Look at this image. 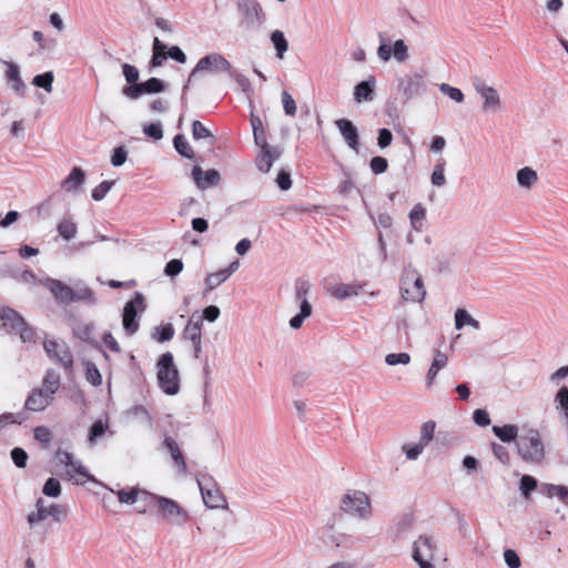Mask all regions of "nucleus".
I'll use <instances>...</instances> for the list:
<instances>
[{
	"mask_svg": "<svg viewBox=\"0 0 568 568\" xmlns=\"http://www.w3.org/2000/svg\"><path fill=\"white\" fill-rule=\"evenodd\" d=\"M60 374L53 369H48L41 385L34 387L28 395L24 402L26 409L37 413L44 410L53 403L54 395L60 389Z\"/></svg>",
	"mask_w": 568,
	"mask_h": 568,
	"instance_id": "obj_1",
	"label": "nucleus"
},
{
	"mask_svg": "<svg viewBox=\"0 0 568 568\" xmlns=\"http://www.w3.org/2000/svg\"><path fill=\"white\" fill-rule=\"evenodd\" d=\"M156 367L160 388L168 395L178 394L180 389V376L173 361V355L170 352L161 355Z\"/></svg>",
	"mask_w": 568,
	"mask_h": 568,
	"instance_id": "obj_2",
	"label": "nucleus"
},
{
	"mask_svg": "<svg viewBox=\"0 0 568 568\" xmlns=\"http://www.w3.org/2000/svg\"><path fill=\"white\" fill-rule=\"evenodd\" d=\"M67 516V508L57 503H48L43 497L36 500L34 509L27 515V523L30 529L40 526L48 518L54 521H62Z\"/></svg>",
	"mask_w": 568,
	"mask_h": 568,
	"instance_id": "obj_3",
	"label": "nucleus"
},
{
	"mask_svg": "<svg viewBox=\"0 0 568 568\" xmlns=\"http://www.w3.org/2000/svg\"><path fill=\"white\" fill-rule=\"evenodd\" d=\"M517 452L520 457L532 464H540L545 458V446L540 434L536 429H529L517 442Z\"/></svg>",
	"mask_w": 568,
	"mask_h": 568,
	"instance_id": "obj_4",
	"label": "nucleus"
},
{
	"mask_svg": "<svg viewBox=\"0 0 568 568\" xmlns=\"http://www.w3.org/2000/svg\"><path fill=\"white\" fill-rule=\"evenodd\" d=\"M145 500L149 505H155L165 520L174 523L176 525H183L190 519V515L186 509L181 507L175 500L160 495L143 493Z\"/></svg>",
	"mask_w": 568,
	"mask_h": 568,
	"instance_id": "obj_5",
	"label": "nucleus"
},
{
	"mask_svg": "<svg viewBox=\"0 0 568 568\" xmlns=\"http://www.w3.org/2000/svg\"><path fill=\"white\" fill-rule=\"evenodd\" d=\"M400 296L405 302L422 303L426 296L424 281L416 270L406 271L400 278Z\"/></svg>",
	"mask_w": 568,
	"mask_h": 568,
	"instance_id": "obj_6",
	"label": "nucleus"
},
{
	"mask_svg": "<svg viewBox=\"0 0 568 568\" xmlns=\"http://www.w3.org/2000/svg\"><path fill=\"white\" fill-rule=\"evenodd\" d=\"M341 509L352 516L366 519L371 516V500L362 490H348L341 499Z\"/></svg>",
	"mask_w": 568,
	"mask_h": 568,
	"instance_id": "obj_7",
	"label": "nucleus"
},
{
	"mask_svg": "<svg viewBox=\"0 0 568 568\" xmlns=\"http://www.w3.org/2000/svg\"><path fill=\"white\" fill-rule=\"evenodd\" d=\"M0 318L2 321V328L7 333L19 334L23 343L32 342V331L29 327H27L23 317L20 314H18L14 310L10 307L3 308L0 314Z\"/></svg>",
	"mask_w": 568,
	"mask_h": 568,
	"instance_id": "obj_8",
	"label": "nucleus"
},
{
	"mask_svg": "<svg viewBox=\"0 0 568 568\" xmlns=\"http://www.w3.org/2000/svg\"><path fill=\"white\" fill-rule=\"evenodd\" d=\"M473 87L483 100V112L497 113L501 110L503 102L497 89L488 85L481 78H475L473 80Z\"/></svg>",
	"mask_w": 568,
	"mask_h": 568,
	"instance_id": "obj_9",
	"label": "nucleus"
},
{
	"mask_svg": "<svg viewBox=\"0 0 568 568\" xmlns=\"http://www.w3.org/2000/svg\"><path fill=\"white\" fill-rule=\"evenodd\" d=\"M145 307L144 297L139 292L124 305L122 325L128 335H133L139 329L136 315L139 312H144Z\"/></svg>",
	"mask_w": 568,
	"mask_h": 568,
	"instance_id": "obj_10",
	"label": "nucleus"
},
{
	"mask_svg": "<svg viewBox=\"0 0 568 568\" xmlns=\"http://www.w3.org/2000/svg\"><path fill=\"white\" fill-rule=\"evenodd\" d=\"M236 7L243 26L255 27L263 23L265 14L257 0H237Z\"/></svg>",
	"mask_w": 568,
	"mask_h": 568,
	"instance_id": "obj_11",
	"label": "nucleus"
},
{
	"mask_svg": "<svg viewBox=\"0 0 568 568\" xmlns=\"http://www.w3.org/2000/svg\"><path fill=\"white\" fill-rule=\"evenodd\" d=\"M230 68V62L223 55L211 53L199 60L190 74L189 81H191L197 73H221L229 71Z\"/></svg>",
	"mask_w": 568,
	"mask_h": 568,
	"instance_id": "obj_12",
	"label": "nucleus"
},
{
	"mask_svg": "<svg viewBox=\"0 0 568 568\" xmlns=\"http://www.w3.org/2000/svg\"><path fill=\"white\" fill-rule=\"evenodd\" d=\"M408 48L402 39L392 41V38H383L378 48V57L383 61H388L392 57L398 61L404 62L408 58Z\"/></svg>",
	"mask_w": 568,
	"mask_h": 568,
	"instance_id": "obj_13",
	"label": "nucleus"
},
{
	"mask_svg": "<svg viewBox=\"0 0 568 568\" xmlns=\"http://www.w3.org/2000/svg\"><path fill=\"white\" fill-rule=\"evenodd\" d=\"M435 544L429 537H419L414 544L413 558L420 568H434L430 561L434 559Z\"/></svg>",
	"mask_w": 568,
	"mask_h": 568,
	"instance_id": "obj_14",
	"label": "nucleus"
},
{
	"mask_svg": "<svg viewBox=\"0 0 568 568\" xmlns=\"http://www.w3.org/2000/svg\"><path fill=\"white\" fill-rule=\"evenodd\" d=\"M163 90V82L158 78H151L142 83L124 87L122 93L129 99L136 100L142 94L159 93Z\"/></svg>",
	"mask_w": 568,
	"mask_h": 568,
	"instance_id": "obj_15",
	"label": "nucleus"
},
{
	"mask_svg": "<svg viewBox=\"0 0 568 568\" xmlns=\"http://www.w3.org/2000/svg\"><path fill=\"white\" fill-rule=\"evenodd\" d=\"M57 458L67 467V474L70 476V479H73L74 475H79L87 480L93 479L81 462L74 458L72 453L59 449L57 452Z\"/></svg>",
	"mask_w": 568,
	"mask_h": 568,
	"instance_id": "obj_16",
	"label": "nucleus"
},
{
	"mask_svg": "<svg viewBox=\"0 0 568 568\" xmlns=\"http://www.w3.org/2000/svg\"><path fill=\"white\" fill-rule=\"evenodd\" d=\"M199 486L202 494L203 503L207 508L216 509L227 507L226 498L224 497L220 487L216 484L212 483L210 485L204 486L199 481Z\"/></svg>",
	"mask_w": 568,
	"mask_h": 568,
	"instance_id": "obj_17",
	"label": "nucleus"
},
{
	"mask_svg": "<svg viewBox=\"0 0 568 568\" xmlns=\"http://www.w3.org/2000/svg\"><path fill=\"white\" fill-rule=\"evenodd\" d=\"M44 349L52 358L57 359L65 368H70L72 366V355L64 343L45 341Z\"/></svg>",
	"mask_w": 568,
	"mask_h": 568,
	"instance_id": "obj_18",
	"label": "nucleus"
},
{
	"mask_svg": "<svg viewBox=\"0 0 568 568\" xmlns=\"http://www.w3.org/2000/svg\"><path fill=\"white\" fill-rule=\"evenodd\" d=\"M308 291V286L306 284L301 285L296 290V296L298 300H301V310L297 315L291 318L290 326L293 329H297L302 326L305 318L310 317L312 314V305L310 302L305 298V295Z\"/></svg>",
	"mask_w": 568,
	"mask_h": 568,
	"instance_id": "obj_19",
	"label": "nucleus"
},
{
	"mask_svg": "<svg viewBox=\"0 0 568 568\" xmlns=\"http://www.w3.org/2000/svg\"><path fill=\"white\" fill-rule=\"evenodd\" d=\"M335 125L339 130L348 148H351L355 152H358V131L357 128L353 124V122L347 119H339L335 121Z\"/></svg>",
	"mask_w": 568,
	"mask_h": 568,
	"instance_id": "obj_20",
	"label": "nucleus"
},
{
	"mask_svg": "<svg viewBox=\"0 0 568 568\" xmlns=\"http://www.w3.org/2000/svg\"><path fill=\"white\" fill-rule=\"evenodd\" d=\"M192 178L196 186L201 190H205L209 186L217 185L221 180V175L217 170L210 169L203 172V170L200 166L193 168Z\"/></svg>",
	"mask_w": 568,
	"mask_h": 568,
	"instance_id": "obj_21",
	"label": "nucleus"
},
{
	"mask_svg": "<svg viewBox=\"0 0 568 568\" xmlns=\"http://www.w3.org/2000/svg\"><path fill=\"white\" fill-rule=\"evenodd\" d=\"M359 283H337L328 287V294L338 301L357 296L363 291Z\"/></svg>",
	"mask_w": 568,
	"mask_h": 568,
	"instance_id": "obj_22",
	"label": "nucleus"
},
{
	"mask_svg": "<svg viewBox=\"0 0 568 568\" xmlns=\"http://www.w3.org/2000/svg\"><path fill=\"white\" fill-rule=\"evenodd\" d=\"M41 283L50 290L58 302L63 304L73 302V290L63 284L61 281L47 278L41 281Z\"/></svg>",
	"mask_w": 568,
	"mask_h": 568,
	"instance_id": "obj_23",
	"label": "nucleus"
},
{
	"mask_svg": "<svg viewBox=\"0 0 568 568\" xmlns=\"http://www.w3.org/2000/svg\"><path fill=\"white\" fill-rule=\"evenodd\" d=\"M85 181V172L78 166H74L69 175L61 181L60 187L65 193H78L83 186Z\"/></svg>",
	"mask_w": 568,
	"mask_h": 568,
	"instance_id": "obj_24",
	"label": "nucleus"
},
{
	"mask_svg": "<svg viewBox=\"0 0 568 568\" xmlns=\"http://www.w3.org/2000/svg\"><path fill=\"white\" fill-rule=\"evenodd\" d=\"M281 150L278 148L266 146L261 148L256 155V166L262 173H267L273 163L280 158Z\"/></svg>",
	"mask_w": 568,
	"mask_h": 568,
	"instance_id": "obj_25",
	"label": "nucleus"
},
{
	"mask_svg": "<svg viewBox=\"0 0 568 568\" xmlns=\"http://www.w3.org/2000/svg\"><path fill=\"white\" fill-rule=\"evenodd\" d=\"M447 365L448 356L440 351H436L434 354V359L425 376V385L427 388H430L435 384L438 373Z\"/></svg>",
	"mask_w": 568,
	"mask_h": 568,
	"instance_id": "obj_26",
	"label": "nucleus"
},
{
	"mask_svg": "<svg viewBox=\"0 0 568 568\" xmlns=\"http://www.w3.org/2000/svg\"><path fill=\"white\" fill-rule=\"evenodd\" d=\"M400 87L407 99L423 94L426 91V88L423 83V78L419 74L406 75L402 80Z\"/></svg>",
	"mask_w": 568,
	"mask_h": 568,
	"instance_id": "obj_27",
	"label": "nucleus"
},
{
	"mask_svg": "<svg viewBox=\"0 0 568 568\" xmlns=\"http://www.w3.org/2000/svg\"><path fill=\"white\" fill-rule=\"evenodd\" d=\"M376 80L374 77H369L367 80L359 82L354 89V100L357 103L373 101Z\"/></svg>",
	"mask_w": 568,
	"mask_h": 568,
	"instance_id": "obj_28",
	"label": "nucleus"
},
{
	"mask_svg": "<svg viewBox=\"0 0 568 568\" xmlns=\"http://www.w3.org/2000/svg\"><path fill=\"white\" fill-rule=\"evenodd\" d=\"M409 223L414 231L423 232L426 221V209L423 204L418 203L409 212Z\"/></svg>",
	"mask_w": 568,
	"mask_h": 568,
	"instance_id": "obj_29",
	"label": "nucleus"
},
{
	"mask_svg": "<svg viewBox=\"0 0 568 568\" xmlns=\"http://www.w3.org/2000/svg\"><path fill=\"white\" fill-rule=\"evenodd\" d=\"M163 445L170 453V455H171L172 459L174 460V463L176 464V466L181 469L182 473H185L186 471V463L184 460V457H183L175 439H173L171 437H165L163 440Z\"/></svg>",
	"mask_w": 568,
	"mask_h": 568,
	"instance_id": "obj_30",
	"label": "nucleus"
},
{
	"mask_svg": "<svg viewBox=\"0 0 568 568\" xmlns=\"http://www.w3.org/2000/svg\"><path fill=\"white\" fill-rule=\"evenodd\" d=\"M516 180L520 187L530 190L536 185L538 175L534 169L525 166L517 172Z\"/></svg>",
	"mask_w": 568,
	"mask_h": 568,
	"instance_id": "obj_31",
	"label": "nucleus"
},
{
	"mask_svg": "<svg viewBox=\"0 0 568 568\" xmlns=\"http://www.w3.org/2000/svg\"><path fill=\"white\" fill-rule=\"evenodd\" d=\"M7 78L10 88L18 94L24 95L26 84L20 77L19 68L17 65L11 64L9 67V70L7 71Z\"/></svg>",
	"mask_w": 568,
	"mask_h": 568,
	"instance_id": "obj_32",
	"label": "nucleus"
},
{
	"mask_svg": "<svg viewBox=\"0 0 568 568\" xmlns=\"http://www.w3.org/2000/svg\"><path fill=\"white\" fill-rule=\"evenodd\" d=\"M465 325L471 326L474 329H479V322L474 318L466 310L457 308L455 312V327L462 329Z\"/></svg>",
	"mask_w": 568,
	"mask_h": 568,
	"instance_id": "obj_33",
	"label": "nucleus"
},
{
	"mask_svg": "<svg viewBox=\"0 0 568 568\" xmlns=\"http://www.w3.org/2000/svg\"><path fill=\"white\" fill-rule=\"evenodd\" d=\"M493 432L504 443H511L518 436V428L516 425L513 424L504 426H493Z\"/></svg>",
	"mask_w": 568,
	"mask_h": 568,
	"instance_id": "obj_34",
	"label": "nucleus"
},
{
	"mask_svg": "<svg viewBox=\"0 0 568 568\" xmlns=\"http://www.w3.org/2000/svg\"><path fill=\"white\" fill-rule=\"evenodd\" d=\"M57 230L61 237L70 241L75 237L78 226L70 217H64L58 223Z\"/></svg>",
	"mask_w": 568,
	"mask_h": 568,
	"instance_id": "obj_35",
	"label": "nucleus"
},
{
	"mask_svg": "<svg viewBox=\"0 0 568 568\" xmlns=\"http://www.w3.org/2000/svg\"><path fill=\"white\" fill-rule=\"evenodd\" d=\"M183 334L185 338L191 342H199L202 339V318L197 321L190 320L186 326L184 327Z\"/></svg>",
	"mask_w": 568,
	"mask_h": 568,
	"instance_id": "obj_36",
	"label": "nucleus"
},
{
	"mask_svg": "<svg viewBox=\"0 0 568 568\" xmlns=\"http://www.w3.org/2000/svg\"><path fill=\"white\" fill-rule=\"evenodd\" d=\"M109 428L108 420L98 419L93 423L89 430V443L90 445H94L98 439H100L105 430Z\"/></svg>",
	"mask_w": 568,
	"mask_h": 568,
	"instance_id": "obj_37",
	"label": "nucleus"
},
{
	"mask_svg": "<svg viewBox=\"0 0 568 568\" xmlns=\"http://www.w3.org/2000/svg\"><path fill=\"white\" fill-rule=\"evenodd\" d=\"M227 278H229L227 274H225L223 272V270H220L217 272L207 274L205 280H204V284H205V291L204 292L207 293V292L213 291L219 285L224 283Z\"/></svg>",
	"mask_w": 568,
	"mask_h": 568,
	"instance_id": "obj_38",
	"label": "nucleus"
},
{
	"mask_svg": "<svg viewBox=\"0 0 568 568\" xmlns=\"http://www.w3.org/2000/svg\"><path fill=\"white\" fill-rule=\"evenodd\" d=\"M53 81H54V74L52 71H47L42 74H38L33 78L32 84L42 88L48 93H51L53 90Z\"/></svg>",
	"mask_w": 568,
	"mask_h": 568,
	"instance_id": "obj_39",
	"label": "nucleus"
},
{
	"mask_svg": "<svg viewBox=\"0 0 568 568\" xmlns=\"http://www.w3.org/2000/svg\"><path fill=\"white\" fill-rule=\"evenodd\" d=\"M174 148L175 150L184 158L192 159L194 156V152L187 140L184 135L178 134L174 138Z\"/></svg>",
	"mask_w": 568,
	"mask_h": 568,
	"instance_id": "obj_40",
	"label": "nucleus"
},
{
	"mask_svg": "<svg viewBox=\"0 0 568 568\" xmlns=\"http://www.w3.org/2000/svg\"><path fill=\"white\" fill-rule=\"evenodd\" d=\"M173 336L174 328L172 324H165L163 326L155 327L152 333V337L159 343L169 342L173 338Z\"/></svg>",
	"mask_w": 568,
	"mask_h": 568,
	"instance_id": "obj_41",
	"label": "nucleus"
},
{
	"mask_svg": "<svg viewBox=\"0 0 568 568\" xmlns=\"http://www.w3.org/2000/svg\"><path fill=\"white\" fill-rule=\"evenodd\" d=\"M168 57L166 47L159 41V38H154L153 44V57L152 65L160 67Z\"/></svg>",
	"mask_w": 568,
	"mask_h": 568,
	"instance_id": "obj_42",
	"label": "nucleus"
},
{
	"mask_svg": "<svg viewBox=\"0 0 568 568\" xmlns=\"http://www.w3.org/2000/svg\"><path fill=\"white\" fill-rule=\"evenodd\" d=\"M145 490H139L135 488H132L130 490L126 489H120L116 495L121 503L126 505H133L140 495H142L145 498V495L143 494Z\"/></svg>",
	"mask_w": 568,
	"mask_h": 568,
	"instance_id": "obj_43",
	"label": "nucleus"
},
{
	"mask_svg": "<svg viewBox=\"0 0 568 568\" xmlns=\"http://www.w3.org/2000/svg\"><path fill=\"white\" fill-rule=\"evenodd\" d=\"M546 494L548 497H558L562 501L567 503L568 500V487L562 485H554L549 484L546 486Z\"/></svg>",
	"mask_w": 568,
	"mask_h": 568,
	"instance_id": "obj_44",
	"label": "nucleus"
},
{
	"mask_svg": "<svg viewBox=\"0 0 568 568\" xmlns=\"http://www.w3.org/2000/svg\"><path fill=\"white\" fill-rule=\"evenodd\" d=\"M425 447L426 446L424 444L418 442L415 445L404 444L402 446V450L405 454L407 459L416 460L420 456V454L424 452Z\"/></svg>",
	"mask_w": 568,
	"mask_h": 568,
	"instance_id": "obj_45",
	"label": "nucleus"
},
{
	"mask_svg": "<svg viewBox=\"0 0 568 568\" xmlns=\"http://www.w3.org/2000/svg\"><path fill=\"white\" fill-rule=\"evenodd\" d=\"M385 363L389 366L408 365L410 355L408 353H390L385 356Z\"/></svg>",
	"mask_w": 568,
	"mask_h": 568,
	"instance_id": "obj_46",
	"label": "nucleus"
},
{
	"mask_svg": "<svg viewBox=\"0 0 568 568\" xmlns=\"http://www.w3.org/2000/svg\"><path fill=\"white\" fill-rule=\"evenodd\" d=\"M42 493L48 497H59L61 495L60 481L55 478H49L42 488Z\"/></svg>",
	"mask_w": 568,
	"mask_h": 568,
	"instance_id": "obj_47",
	"label": "nucleus"
},
{
	"mask_svg": "<svg viewBox=\"0 0 568 568\" xmlns=\"http://www.w3.org/2000/svg\"><path fill=\"white\" fill-rule=\"evenodd\" d=\"M430 181L434 186L440 187L446 183L445 165L444 163H437L430 175Z\"/></svg>",
	"mask_w": 568,
	"mask_h": 568,
	"instance_id": "obj_48",
	"label": "nucleus"
},
{
	"mask_svg": "<svg viewBox=\"0 0 568 568\" xmlns=\"http://www.w3.org/2000/svg\"><path fill=\"white\" fill-rule=\"evenodd\" d=\"M537 487V480L529 475H524L520 479V491L525 498H529L531 491Z\"/></svg>",
	"mask_w": 568,
	"mask_h": 568,
	"instance_id": "obj_49",
	"label": "nucleus"
},
{
	"mask_svg": "<svg viewBox=\"0 0 568 568\" xmlns=\"http://www.w3.org/2000/svg\"><path fill=\"white\" fill-rule=\"evenodd\" d=\"M434 432H435V423L434 422L429 420V422L424 423L420 428L419 443L427 446L434 437Z\"/></svg>",
	"mask_w": 568,
	"mask_h": 568,
	"instance_id": "obj_50",
	"label": "nucleus"
},
{
	"mask_svg": "<svg viewBox=\"0 0 568 568\" xmlns=\"http://www.w3.org/2000/svg\"><path fill=\"white\" fill-rule=\"evenodd\" d=\"M85 377L93 386H99L102 383V376L97 366L92 363H88L85 366Z\"/></svg>",
	"mask_w": 568,
	"mask_h": 568,
	"instance_id": "obj_51",
	"label": "nucleus"
},
{
	"mask_svg": "<svg viewBox=\"0 0 568 568\" xmlns=\"http://www.w3.org/2000/svg\"><path fill=\"white\" fill-rule=\"evenodd\" d=\"M113 181H103L92 190V199L94 201H101L105 197L108 192L113 186Z\"/></svg>",
	"mask_w": 568,
	"mask_h": 568,
	"instance_id": "obj_52",
	"label": "nucleus"
},
{
	"mask_svg": "<svg viewBox=\"0 0 568 568\" xmlns=\"http://www.w3.org/2000/svg\"><path fill=\"white\" fill-rule=\"evenodd\" d=\"M439 90L457 103H462L464 101V93L458 88H454L447 83H442L439 85Z\"/></svg>",
	"mask_w": 568,
	"mask_h": 568,
	"instance_id": "obj_53",
	"label": "nucleus"
},
{
	"mask_svg": "<svg viewBox=\"0 0 568 568\" xmlns=\"http://www.w3.org/2000/svg\"><path fill=\"white\" fill-rule=\"evenodd\" d=\"M283 109L286 115L294 116L296 114L297 108L294 99L287 91H283L281 94Z\"/></svg>",
	"mask_w": 568,
	"mask_h": 568,
	"instance_id": "obj_54",
	"label": "nucleus"
},
{
	"mask_svg": "<svg viewBox=\"0 0 568 568\" xmlns=\"http://www.w3.org/2000/svg\"><path fill=\"white\" fill-rule=\"evenodd\" d=\"M26 419L23 413L12 414L6 413L0 415V430L3 429L9 424H21Z\"/></svg>",
	"mask_w": 568,
	"mask_h": 568,
	"instance_id": "obj_55",
	"label": "nucleus"
},
{
	"mask_svg": "<svg viewBox=\"0 0 568 568\" xmlns=\"http://www.w3.org/2000/svg\"><path fill=\"white\" fill-rule=\"evenodd\" d=\"M184 264L180 258H173L166 263L164 274L169 277H174L183 271Z\"/></svg>",
	"mask_w": 568,
	"mask_h": 568,
	"instance_id": "obj_56",
	"label": "nucleus"
},
{
	"mask_svg": "<svg viewBox=\"0 0 568 568\" xmlns=\"http://www.w3.org/2000/svg\"><path fill=\"white\" fill-rule=\"evenodd\" d=\"M192 135L195 140H201V139L211 138L212 133L200 121H193Z\"/></svg>",
	"mask_w": 568,
	"mask_h": 568,
	"instance_id": "obj_57",
	"label": "nucleus"
},
{
	"mask_svg": "<svg viewBox=\"0 0 568 568\" xmlns=\"http://www.w3.org/2000/svg\"><path fill=\"white\" fill-rule=\"evenodd\" d=\"M369 166L375 174H382L387 170L388 162L385 158L374 156L369 162Z\"/></svg>",
	"mask_w": 568,
	"mask_h": 568,
	"instance_id": "obj_58",
	"label": "nucleus"
},
{
	"mask_svg": "<svg viewBox=\"0 0 568 568\" xmlns=\"http://www.w3.org/2000/svg\"><path fill=\"white\" fill-rule=\"evenodd\" d=\"M93 326L91 324L79 325L74 328V334L78 338L90 342L92 338Z\"/></svg>",
	"mask_w": 568,
	"mask_h": 568,
	"instance_id": "obj_59",
	"label": "nucleus"
},
{
	"mask_svg": "<svg viewBox=\"0 0 568 568\" xmlns=\"http://www.w3.org/2000/svg\"><path fill=\"white\" fill-rule=\"evenodd\" d=\"M143 132L145 135L154 140H161L163 138V130L161 123H151L144 126Z\"/></svg>",
	"mask_w": 568,
	"mask_h": 568,
	"instance_id": "obj_60",
	"label": "nucleus"
},
{
	"mask_svg": "<svg viewBox=\"0 0 568 568\" xmlns=\"http://www.w3.org/2000/svg\"><path fill=\"white\" fill-rule=\"evenodd\" d=\"M123 74L125 77V80L131 83V85L138 84L139 80V71L135 67L124 63L122 67Z\"/></svg>",
	"mask_w": 568,
	"mask_h": 568,
	"instance_id": "obj_61",
	"label": "nucleus"
},
{
	"mask_svg": "<svg viewBox=\"0 0 568 568\" xmlns=\"http://www.w3.org/2000/svg\"><path fill=\"white\" fill-rule=\"evenodd\" d=\"M11 458L16 466L22 468L27 465L28 455L22 448L16 447L11 452Z\"/></svg>",
	"mask_w": 568,
	"mask_h": 568,
	"instance_id": "obj_62",
	"label": "nucleus"
},
{
	"mask_svg": "<svg viewBox=\"0 0 568 568\" xmlns=\"http://www.w3.org/2000/svg\"><path fill=\"white\" fill-rule=\"evenodd\" d=\"M128 152L123 146L114 149L111 156V163L113 166H120L126 161Z\"/></svg>",
	"mask_w": 568,
	"mask_h": 568,
	"instance_id": "obj_63",
	"label": "nucleus"
},
{
	"mask_svg": "<svg viewBox=\"0 0 568 568\" xmlns=\"http://www.w3.org/2000/svg\"><path fill=\"white\" fill-rule=\"evenodd\" d=\"M504 559L509 568H519L520 566V559L515 550L507 549L504 552Z\"/></svg>",
	"mask_w": 568,
	"mask_h": 568,
	"instance_id": "obj_64",
	"label": "nucleus"
}]
</instances>
